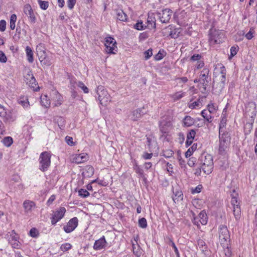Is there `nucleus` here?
<instances>
[{
	"mask_svg": "<svg viewBox=\"0 0 257 257\" xmlns=\"http://www.w3.org/2000/svg\"><path fill=\"white\" fill-rule=\"evenodd\" d=\"M213 75L216 80H220V83L216 85H219L218 92H220L225 86L226 80V69L225 67L220 63L216 64L214 68Z\"/></svg>",
	"mask_w": 257,
	"mask_h": 257,
	"instance_id": "obj_1",
	"label": "nucleus"
},
{
	"mask_svg": "<svg viewBox=\"0 0 257 257\" xmlns=\"http://www.w3.org/2000/svg\"><path fill=\"white\" fill-rule=\"evenodd\" d=\"M237 194L236 193L235 190H232V192L231 194L232 199L231 201V205L233 207V213L235 219V221L232 222L230 221L229 224H230L231 226H235L237 225L238 221L240 218L241 216V209L239 205V203L238 202L236 196Z\"/></svg>",
	"mask_w": 257,
	"mask_h": 257,
	"instance_id": "obj_2",
	"label": "nucleus"
},
{
	"mask_svg": "<svg viewBox=\"0 0 257 257\" xmlns=\"http://www.w3.org/2000/svg\"><path fill=\"white\" fill-rule=\"evenodd\" d=\"M200 165L205 174L209 175L213 169L212 157L210 155H202L199 159Z\"/></svg>",
	"mask_w": 257,
	"mask_h": 257,
	"instance_id": "obj_3",
	"label": "nucleus"
},
{
	"mask_svg": "<svg viewBox=\"0 0 257 257\" xmlns=\"http://www.w3.org/2000/svg\"><path fill=\"white\" fill-rule=\"evenodd\" d=\"M51 154L48 152H42L39 157V169L42 172L46 171L51 164Z\"/></svg>",
	"mask_w": 257,
	"mask_h": 257,
	"instance_id": "obj_4",
	"label": "nucleus"
},
{
	"mask_svg": "<svg viewBox=\"0 0 257 257\" xmlns=\"http://www.w3.org/2000/svg\"><path fill=\"white\" fill-rule=\"evenodd\" d=\"M96 92L98 95V99L101 105H106L107 102L110 101V96L104 86H98L96 89Z\"/></svg>",
	"mask_w": 257,
	"mask_h": 257,
	"instance_id": "obj_5",
	"label": "nucleus"
},
{
	"mask_svg": "<svg viewBox=\"0 0 257 257\" xmlns=\"http://www.w3.org/2000/svg\"><path fill=\"white\" fill-rule=\"evenodd\" d=\"M219 239L221 244H227L230 240V234L227 226L221 225L219 229Z\"/></svg>",
	"mask_w": 257,
	"mask_h": 257,
	"instance_id": "obj_6",
	"label": "nucleus"
},
{
	"mask_svg": "<svg viewBox=\"0 0 257 257\" xmlns=\"http://www.w3.org/2000/svg\"><path fill=\"white\" fill-rule=\"evenodd\" d=\"M230 137L227 133H224L220 137V145L219 152L220 154H223L229 145Z\"/></svg>",
	"mask_w": 257,
	"mask_h": 257,
	"instance_id": "obj_7",
	"label": "nucleus"
},
{
	"mask_svg": "<svg viewBox=\"0 0 257 257\" xmlns=\"http://www.w3.org/2000/svg\"><path fill=\"white\" fill-rule=\"evenodd\" d=\"M209 70L208 69H203L200 72L198 81L203 86V88L205 90L206 87L211 81V78L209 76Z\"/></svg>",
	"mask_w": 257,
	"mask_h": 257,
	"instance_id": "obj_8",
	"label": "nucleus"
},
{
	"mask_svg": "<svg viewBox=\"0 0 257 257\" xmlns=\"http://www.w3.org/2000/svg\"><path fill=\"white\" fill-rule=\"evenodd\" d=\"M105 51L108 54H115L117 52L116 42L112 37H109L105 38Z\"/></svg>",
	"mask_w": 257,
	"mask_h": 257,
	"instance_id": "obj_9",
	"label": "nucleus"
},
{
	"mask_svg": "<svg viewBox=\"0 0 257 257\" xmlns=\"http://www.w3.org/2000/svg\"><path fill=\"white\" fill-rule=\"evenodd\" d=\"M224 39L223 33L218 30H211L209 40L213 44H219Z\"/></svg>",
	"mask_w": 257,
	"mask_h": 257,
	"instance_id": "obj_10",
	"label": "nucleus"
},
{
	"mask_svg": "<svg viewBox=\"0 0 257 257\" xmlns=\"http://www.w3.org/2000/svg\"><path fill=\"white\" fill-rule=\"evenodd\" d=\"M173 12L170 9L163 10L161 13H158L160 21L162 23H168L171 19Z\"/></svg>",
	"mask_w": 257,
	"mask_h": 257,
	"instance_id": "obj_11",
	"label": "nucleus"
},
{
	"mask_svg": "<svg viewBox=\"0 0 257 257\" xmlns=\"http://www.w3.org/2000/svg\"><path fill=\"white\" fill-rule=\"evenodd\" d=\"M66 212V209L63 207H60L58 210L54 212L51 217V223L52 224H55L59 220L61 219Z\"/></svg>",
	"mask_w": 257,
	"mask_h": 257,
	"instance_id": "obj_12",
	"label": "nucleus"
},
{
	"mask_svg": "<svg viewBox=\"0 0 257 257\" xmlns=\"http://www.w3.org/2000/svg\"><path fill=\"white\" fill-rule=\"evenodd\" d=\"M78 225V219L74 217L71 219L67 225L64 226V230L67 233H70L73 231Z\"/></svg>",
	"mask_w": 257,
	"mask_h": 257,
	"instance_id": "obj_13",
	"label": "nucleus"
},
{
	"mask_svg": "<svg viewBox=\"0 0 257 257\" xmlns=\"http://www.w3.org/2000/svg\"><path fill=\"white\" fill-rule=\"evenodd\" d=\"M24 12L28 17L31 23L34 24L36 22V18L35 16L32 7L30 5L27 4L25 6L24 8Z\"/></svg>",
	"mask_w": 257,
	"mask_h": 257,
	"instance_id": "obj_14",
	"label": "nucleus"
},
{
	"mask_svg": "<svg viewBox=\"0 0 257 257\" xmlns=\"http://www.w3.org/2000/svg\"><path fill=\"white\" fill-rule=\"evenodd\" d=\"M38 56L39 60H40L41 65L43 66H50L51 64L49 58L47 57L46 52H42L40 51L39 53H37Z\"/></svg>",
	"mask_w": 257,
	"mask_h": 257,
	"instance_id": "obj_15",
	"label": "nucleus"
},
{
	"mask_svg": "<svg viewBox=\"0 0 257 257\" xmlns=\"http://www.w3.org/2000/svg\"><path fill=\"white\" fill-rule=\"evenodd\" d=\"M144 109V107H143L132 111L130 115L131 119L134 121H136L141 118L142 116L145 113V112L143 111Z\"/></svg>",
	"mask_w": 257,
	"mask_h": 257,
	"instance_id": "obj_16",
	"label": "nucleus"
},
{
	"mask_svg": "<svg viewBox=\"0 0 257 257\" xmlns=\"http://www.w3.org/2000/svg\"><path fill=\"white\" fill-rule=\"evenodd\" d=\"M52 101L54 102V106L60 105L63 102V97L57 91H54L52 94Z\"/></svg>",
	"mask_w": 257,
	"mask_h": 257,
	"instance_id": "obj_17",
	"label": "nucleus"
},
{
	"mask_svg": "<svg viewBox=\"0 0 257 257\" xmlns=\"http://www.w3.org/2000/svg\"><path fill=\"white\" fill-rule=\"evenodd\" d=\"M88 159V156L87 154L82 153L77 154L73 158V162L77 164H80L86 162Z\"/></svg>",
	"mask_w": 257,
	"mask_h": 257,
	"instance_id": "obj_18",
	"label": "nucleus"
},
{
	"mask_svg": "<svg viewBox=\"0 0 257 257\" xmlns=\"http://www.w3.org/2000/svg\"><path fill=\"white\" fill-rule=\"evenodd\" d=\"M23 206L25 212H31L35 208L36 204L34 202L30 200H26L23 203Z\"/></svg>",
	"mask_w": 257,
	"mask_h": 257,
	"instance_id": "obj_19",
	"label": "nucleus"
},
{
	"mask_svg": "<svg viewBox=\"0 0 257 257\" xmlns=\"http://www.w3.org/2000/svg\"><path fill=\"white\" fill-rule=\"evenodd\" d=\"M105 239L104 238V237L103 236L102 237L95 241L93 245V248L95 250L101 249L105 246Z\"/></svg>",
	"mask_w": 257,
	"mask_h": 257,
	"instance_id": "obj_20",
	"label": "nucleus"
},
{
	"mask_svg": "<svg viewBox=\"0 0 257 257\" xmlns=\"http://www.w3.org/2000/svg\"><path fill=\"white\" fill-rule=\"evenodd\" d=\"M196 132L194 130H191L188 133L187 135V140L186 141V147H188L192 144Z\"/></svg>",
	"mask_w": 257,
	"mask_h": 257,
	"instance_id": "obj_21",
	"label": "nucleus"
},
{
	"mask_svg": "<svg viewBox=\"0 0 257 257\" xmlns=\"http://www.w3.org/2000/svg\"><path fill=\"white\" fill-rule=\"evenodd\" d=\"M133 168L136 173L139 175L140 177L143 178L144 181L146 180L143 170L140 167L136 161L134 163Z\"/></svg>",
	"mask_w": 257,
	"mask_h": 257,
	"instance_id": "obj_22",
	"label": "nucleus"
},
{
	"mask_svg": "<svg viewBox=\"0 0 257 257\" xmlns=\"http://www.w3.org/2000/svg\"><path fill=\"white\" fill-rule=\"evenodd\" d=\"M94 168L91 166H86L82 172V175L84 177H90L94 174Z\"/></svg>",
	"mask_w": 257,
	"mask_h": 257,
	"instance_id": "obj_23",
	"label": "nucleus"
},
{
	"mask_svg": "<svg viewBox=\"0 0 257 257\" xmlns=\"http://www.w3.org/2000/svg\"><path fill=\"white\" fill-rule=\"evenodd\" d=\"M148 27L150 28H156V19L153 13L149 14L147 19Z\"/></svg>",
	"mask_w": 257,
	"mask_h": 257,
	"instance_id": "obj_24",
	"label": "nucleus"
},
{
	"mask_svg": "<svg viewBox=\"0 0 257 257\" xmlns=\"http://www.w3.org/2000/svg\"><path fill=\"white\" fill-rule=\"evenodd\" d=\"M183 122L184 126L189 127L194 124L195 120L190 116H186L183 119Z\"/></svg>",
	"mask_w": 257,
	"mask_h": 257,
	"instance_id": "obj_25",
	"label": "nucleus"
},
{
	"mask_svg": "<svg viewBox=\"0 0 257 257\" xmlns=\"http://www.w3.org/2000/svg\"><path fill=\"white\" fill-rule=\"evenodd\" d=\"M6 238L8 240L9 242H10L16 239H18L19 237L15 230H13L11 232H9L7 233L6 235Z\"/></svg>",
	"mask_w": 257,
	"mask_h": 257,
	"instance_id": "obj_26",
	"label": "nucleus"
},
{
	"mask_svg": "<svg viewBox=\"0 0 257 257\" xmlns=\"http://www.w3.org/2000/svg\"><path fill=\"white\" fill-rule=\"evenodd\" d=\"M198 217L199 219L200 224L202 225H205L207 223V216L206 213L204 211H201L199 214Z\"/></svg>",
	"mask_w": 257,
	"mask_h": 257,
	"instance_id": "obj_27",
	"label": "nucleus"
},
{
	"mask_svg": "<svg viewBox=\"0 0 257 257\" xmlns=\"http://www.w3.org/2000/svg\"><path fill=\"white\" fill-rule=\"evenodd\" d=\"M117 19L121 21H126L127 16L122 10L117 11Z\"/></svg>",
	"mask_w": 257,
	"mask_h": 257,
	"instance_id": "obj_28",
	"label": "nucleus"
},
{
	"mask_svg": "<svg viewBox=\"0 0 257 257\" xmlns=\"http://www.w3.org/2000/svg\"><path fill=\"white\" fill-rule=\"evenodd\" d=\"M26 54H27V56L28 57V61L30 63H32L34 61V59H33V51H32L31 48L30 47L27 46L26 48Z\"/></svg>",
	"mask_w": 257,
	"mask_h": 257,
	"instance_id": "obj_29",
	"label": "nucleus"
},
{
	"mask_svg": "<svg viewBox=\"0 0 257 257\" xmlns=\"http://www.w3.org/2000/svg\"><path fill=\"white\" fill-rule=\"evenodd\" d=\"M18 103L23 107H28L29 105L28 99L26 96H22L18 100Z\"/></svg>",
	"mask_w": 257,
	"mask_h": 257,
	"instance_id": "obj_30",
	"label": "nucleus"
},
{
	"mask_svg": "<svg viewBox=\"0 0 257 257\" xmlns=\"http://www.w3.org/2000/svg\"><path fill=\"white\" fill-rule=\"evenodd\" d=\"M41 103L42 105L46 108H48L50 106V100L48 98L47 95L42 96L41 98Z\"/></svg>",
	"mask_w": 257,
	"mask_h": 257,
	"instance_id": "obj_31",
	"label": "nucleus"
},
{
	"mask_svg": "<svg viewBox=\"0 0 257 257\" xmlns=\"http://www.w3.org/2000/svg\"><path fill=\"white\" fill-rule=\"evenodd\" d=\"M201 115L208 121L211 122L212 116L210 113L207 110H203L201 112Z\"/></svg>",
	"mask_w": 257,
	"mask_h": 257,
	"instance_id": "obj_32",
	"label": "nucleus"
},
{
	"mask_svg": "<svg viewBox=\"0 0 257 257\" xmlns=\"http://www.w3.org/2000/svg\"><path fill=\"white\" fill-rule=\"evenodd\" d=\"M184 94L185 93L182 91H179L172 94L171 97L174 101H177L182 98L184 96Z\"/></svg>",
	"mask_w": 257,
	"mask_h": 257,
	"instance_id": "obj_33",
	"label": "nucleus"
},
{
	"mask_svg": "<svg viewBox=\"0 0 257 257\" xmlns=\"http://www.w3.org/2000/svg\"><path fill=\"white\" fill-rule=\"evenodd\" d=\"M28 75L31 79L29 82H27V83L29 84L30 87L34 88L36 85V81L35 77L32 74H28Z\"/></svg>",
	"mask_w": 257,
	"mask_h": 257,
	"instance_id": "obj_34",
	"label": "nucleus"
},
{
	"mask_svg": "<svg viewBox=\"0 0 257 257\" xmlns=\"http://www.w3.org/2000/svg\"><path fill=\"white\" fill-rule=\"evenodd\" d=\"M17 20V16L15 14L11 15L10 18V28L14 30L15 28V23Z\"/></svg>",
	"mask_w": 257,
	"mask_h": 257,
	"instance_id": "obj_35",
	"label": "nucleus"
},
{
	"mask_svg": "<svg viewBox=\"0 0 257 257\" xmlns=\"http://www.w3.org/2000/svg\"><path fill=\"white\" fill-rule=\"evenodd\" d=\"M197 149V144H194L191 147H190L185 153L186 157H190L193 152L195 151Z\"/></svg>",
	"mask_w": 257,
	"mask_h": 257,
	"instance_id": "obj_36",
	"label": "nucleus"
},
{
	"mask_svg": "<svg viewBox=\"0 0 257 257\" xmlns=\"http://www.w3.org/2000/svg\"><path fill=\"white\" fill-rule=\"evenodd\" d=\"M13 139L11 137H5L3 140L4 144L7 147H10L13 143Z\"/></svg>",
	"mask_w": 257,
	"mask_h": 257,
	"instance_id": "obj_37",
	"label": "nucleus"
},
{
	"mask_svg": "<svg viewBox=\"0 0 257 257\" xmlns=\"http://www.w3.org/2000/svg\"><path fill=\"white\" fill-rule=\"evenodd\" d=\"M139 225L140 227L145 228L147 226V220L144 217H143L139 220Z\"/></svg>",
	"mask_w": 257,
	"mask_h": 257,
	"instance_id": "obj_38",
	"label": "nucleus"
},
{
	"mask_svg": "<svg viewBox=\"0 0 257 257\" xmlns=\"http://www.w3.org/2000/svg\"><path fill=\"white\" fill-rule=\"evenodd\" d=\"M77 85L79 87H80V88H81L83 90V91H84V93H88V92H89L88 88L84 85V84L83 82H82L81 81H78L77 83Z\"/></svg>",
	"mask_w": 257,
	"mask_h": 257,
	"instance_id": "obj_39",
	"label": "nucleus"
},
{
	"mask_svg": "<svg viewBox=\"0 0 257 257\" xmlns=\"http://www.w3.org/2000/svg\"><path fill=\"white\" fill-rule=\"evenodd\" d=\"M79 195L82 197L85 198L89 195V193L86 189H81L78 191Z\"/></svg>",
	"mask_w": 257,
	"mask_h": 257,
	"instance_id": "obj_40",
	"label": "nucleus"
},
{
	"mask_svg": "<svg viewBox=\"0 0 257 257\" xmlns=\"http://www.w3.org/2000/svg\"><path fill=\"white\" fill-rule=\"evenodd\" d=\"M38 3L40 5V8L43 10H46L49 6V4L48 2L43 1L41 0H38Z\"/></svg>",
	"mask_w": 257,
	"mask_h": 257,
	"instance_id": "obj_41",
	"label": "nucleus"
},
{
	"mask_svg": "<svg viewBox=\"0 0 257 257\" xmlns=\"http://www.w3.org/2000/svg\"><path fill=\"white\" fill-rule=\"evenodd\" d=\"M72 247V245L69 243H66L63 244L60 246V249L63 251H66L70 249Z\"/></svg>",
	"mask_w": 257,
	"mask_h": 257,
	"instance_id": "obj_42",
	"label": "nucleus"
},
{
	"mask_svg": "<svg viewBox=\"0 0 257 257\" xmlns=\"http://www.w3.org/2000/svg\"><path fill=\"white\" fill-rule=\"evenodd\" d=\"M12 247L15 248H20L21 246V243L18 240V239H16L14 240V241H12L10 242Z\"/></svg>",
	"mask_w": 257,
	"mask_h": 257,
	"instance_id": "obj_43",
	"label": "nucleus"
},
{
	"mask_svg": "<svg viewBox=\"0 0 257 257\" xmlns=\"http://www.w3.org/2000/svg\"><path fill=\"white\" fill-rule=\"evenodd\" d=\"M174 152L171 150H166L163 152V156L165 158H169L173 156Z\"/></svg>",
	"mask_w": 257,
	"mask_h": 257,
	"instance_id": "obj_44",
	"label": "nucleus"
},
{
	"mask_svg": "<svg viewBox=\"0 0 257 257\" xmlns=\"http://www.w3.org/2000/svg\"><path fill=\"white\" fill-rule=\"evenodd\" d=\"M144 55L145 60H148L153 55L152 49H149L146 51L144 52Z\"/></svg>",
	"mask_w": 257,
	"mask_h": 257,
	"instance_id": "obj_45",
	"label": "nucleus"
},
{
	"mask_svg": "<svg viewBox=\"0 0 257 257\" xmlns=\"http://www.w3.org/2000/svg\"><path fill=\"white\" fill-rule=\"evenodd\" d=\"M238 48L237 46L231 47L230 48V57H233L234 56H235L237 52L238 51Z\"/></svg>",
	"mask_w": 257,
	"mask_h": 257,
	"instance_id": "obj_46",
	"label": "nucleus"
},
{
	"mask_svg": "<svg viewBox=\"0 0 257 257\" xmlns=\"http://www.w3.org/2000/svg\"><path fill=\"white\" fill-rule=\"evenodd\" d=\"M200 101L198 99L197 101H195L192 103H190L189 104V108H190L191 109H193V108H195L197 106H199L200 105Z\"/></svg>",
	"mask_w": 257,
	"mask_h": 257,
	"instance_id": "obj_47",
	"label": "nucleus"
},
{
	"mask_svg": "<svg viewBox=\"0 0 257 257\" xmlns=\"http://www.w3.org/2000/svg\"><path fill=\"white\" fill-rule=\"evenodd\" d=\"M169 245H171V246H172V247L174 249V251H175V253L176 254V255L177 256H179V251H178V249H177L175 244L174 243V242L171 239L169 240Z\"/></svg>",
	"mask_w": 257,
	"mask_h": 257,
	"instance_id": "obj_48",
	"label": "nucleus"
},
{
	"mask_svg": "<svg viewBox=\"0 0 257 257\" xmlns=\"http://www.w3.org/2000/svg\"><path fill=\"white\" fill-rule=\"evenodd\" d=\"M134 27L138 30H143L144 29V26L142 22H138L135 25Z\"/></svg>",
	"mask_w": 257,
	"mask_h": 257,
	"instance_id": "obj_49",
	"label": "nucleus"
},
{
	"mask_svg": "<svg viewBox=\"0 0 257 257\" xmlns=\"http://www.w3.org/2000/svg\"><path fill=\"white\" fill-rule=\"evenodd\" d=\"M7 61V58L3 51H0V62L6 63Z\"/></svg>",
	"mask_w": 257,
	"mask_h": 257,
	"instance_id": "obj_50",
	"label": "nucleus"
},
{
	"mask_svg": "<svg viewBox=\"0 0 257 257\" xmlns=\"http://www.w3.org/2000/svg\"><path fill=\"white\" fill-rule=\"evenodd\" d=\"M38 232L37 230L35 228H32L30 231V235L33 237L37 236Z\"/></svg>",
	"mask_w": 257,
	"mask_h": 257,
	"instance_id": "obj_51",
	"label": "nucleus"
},
{
	"mask_svg": "<svg viewBox=\"0 0 257 257\" xmlns=\"http://www.w3.org/2000/svg\"><path fill=\"white\" fill-rule=\"evenodd\" d=\"M182 195L183 194L181 191H177L175 196L173 197V199L174 200V201L177 199H182Z\"/></svg>",
	"mask_w": 257,
	"mask_h": 257,
	"instance_id": "obj_52",
	"label": "nucleus"
},
{
	"mask_svg": "<svg viewBox=\"0 0 257 257\" xmlns=\"http://www.w3.org/2000/svg\"><path fill=\"white\" fill-rule=\"evenodd\" d=\"M6 28V22L5 20H1L0 21V31L4 32Z\"/></svg>",
	"mask_w": 257,
	"mask_h": 257,
	"instance_id": "obj_53",
	"label": "nucleus"
},
{
	"mask_svg": "<svg viewBox=\"0 0 257 257\" xmlns=\"http://www.w3.org/2000/svg\"><path fill=\"white\" fill-rule=\"evenodd\" d=\"M76 0H68L67 1L68 7L70 9H72L76 3Z\"/></svg>",
	"mask_w": 257,
	"mask_h": 257,
	"instance_id": "obj_54",
	"label": "nucleus"
},
{
	"mask_svg": "<svg viewBox=\"0 0 257 257\" xmlns=\"http://www.w3.org/2000/svg\"><path fill=\"white\" fill-rule=\"evenodd\" d=\"M226 118L225 116H223L222 117V119L220 122V124H219L220 129L222 127H224L226 125Z\"/></svg>",
	"mask_w": 257,
	"mask_h": 257,
	"instance_id": "obj_55",
	"label": "nucleus"
},
{
	"mask_svg": "<svg viewBox=\"0 0 257 257\" xmlns=\"http://www.w3.org/2000/svg\"><path fill=\"white\" fill-rule=\"evenodd\" d=\"M40 51H41L42 52H46L45 51V49L44 47V46L40 44H39V45H38L36 47V52L37 53H39L40 52Z\"/></svg>",
	"mask_w": 257,
	"mask_h": 257,
	"instance_id": "obj_56",
	"label": "nucleus"
},
{
	"mask_svg": "<svg viewBox=\"0 0 257 257\" xmlns=\"http://www.w3.org/2000/svg\"><path fill=\"white\" fill-rule=\"evenodd\" d=\"M65 140H66L67 143L69 145H70V146H73L74 145V143L73 142V139H72V137H69V136H67L65 138Z\"/></svg>",
	"mask_w": 257,
	"mask_h": 257,
	"instance_id": "obj_57",
	"label": "nucleus"
},
{
	"mask_svg": "<svg viewBox=\"0 0 257 257\" xmlns=\"http://www.w3.org/2000/svg\"><path fill=\"white\" fill-rule=\"evenodd\" d=\"M201 55L195 54V55H193L191 57V60L193 61H197V60L199 61L200 60V59H201Z\"/></svg>",
	"mask_w": 257,
	"mask_h": 257,
	"instance_id": "obj_58",
	"label": "nucleus"
},
{
	"mask_svg": "<svg viewBox=\"0 0 257 257\" xmlns=\"http://www.w3.org/2000/svg\"><path fill=\"white\" fill-rule=\"evenodd\" d=\"M6 115V111L5 108L0 105V116L5 117Z\"/></svg>",
	"mask_w": 257,
	"mask_h": 257,
	"instance_id": "obj_59",
	"label": "nucleus"
},
{
	"mask_svg": "<svg viewBox=\"0 0 257 257\" xmlns=\"http://www.w3.org/2000/svg\"><path fill=\"white\" fill-rule=\"evenodd\" d=\"M153 156V153H144L143 157L146 160L150 159Z\"/></svg>",
	"mask_w": 257,
	"mask_h": 257,
	"instance_id": "obj_60",
	"label": "nucleus"
},
{
	"mask_svg": "<svg viewBox=\"0 0 257 257\" xmlns=\"http://www.w3.org/2000/svg\"><path fill=\"white\" fill-rule=\"evenodd\" d=\"M195 159L194 158H191L189 159L188 160V165L190 166V167H193L194 166L195 164Z\"/></svg>",
	"mask_w": 257,
	"mask_h": 257,
	"instance_id": "obj_61",
	"label": "nucleus"
},
{
	"mask_svg": "<svg viewBox=\"0 0 257 257\" xmlns=\"http://www.w3.org/2000/svg\"><path fill=\"white\" fill-rule=\"evenodd\" d=\"M201 170H202V168L201 167V166L200 165V167H198L197 168H196L195 169V171L194 172V174L196 175V176H200L201 175Z\"/></svg>",
	"mask_w": 257,
	"mask_h": 257,
	"instance_id": "obj_62",
	"label": "nucleus"
},
{
	"mask_svg": "<svg viewBox=\"0 0 257 257\" xmlns=\"http://www.w3.org/2000/svg\"><path fill=\"white\" fill-rule=\"evenodd\" d=\"M207 111H208L210 114L211 113H213L215 111V108L214 107V106L213 105H208V110Z\"/></svg>",
	"mask_w": 257,
	"mask_h": 257,
	"instance_id": "obj_63",
	"label": "nucleus"
},
{
	"mask_svg": "<svg viewBox=\"0 0 257 257\" xmlns=\"http://www.w3.org/2000/svg\"><path fill=\"white\" fill-rule=\"evenodd\" d=\"M56 197L55 196L53 195H52L50 198L48 199L47 201V204L48 205H50L55 199Z\"/></svg>",
	"mask_w": 257,
	"mask_h": 257,
	"instance_id": "obj_64",
	"label": "nucleus"
}]
</instances>
